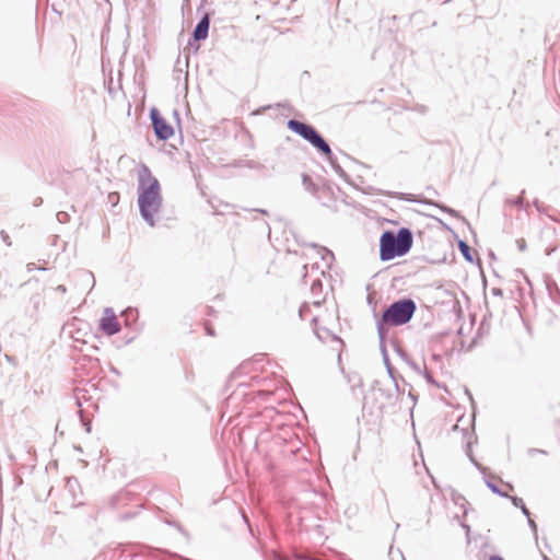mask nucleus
<instances>
[{"mask_svg": "<svg viewBox=\"0 0 560 560\" xmlns=\"http://www.w3.org/2000/svg\"><path fill=\"white\" fill-rule=\"evenodd\" d=\"M206 330H207L208 335H210V336L214 335V332L212 331V329L209 326H206Z\"/></svg>", "mask_w": 560, "mask_h": 560, "instance_id": "obj_11", "label": "nucleus"}, {"mask_svg": "<svg viewBox=\"0 0 560 560\" xmlns=\"http://www.w3.org/2000/svg\"><path fill=\"white\" fill-rule=\"evenodd\" d=\"M60 291H66L65 287L60 285L59 287Z\"/></svg>", "mask_w": 560, "mask_h": 560, "instance_id": "obj_12", "label": "nucleus"}, {"mask_svg": "<svg viewBox=\"0 0 560 560\" xmlns=\"http://www.w3.org/2000/svg\"><path fill=\"white\" fill-rule=\"evenodd\" d=\"M151 119L156 137L161 140H167L173 137L174 129L160 114L156 108L151 109Z\"/></svg>", "mask_w": 560, "mask_h": 560, "instance_id": "obj_4", "label": "nucleus"}, {"mask_svg": "<svg viewBox=\"0 0 560 560\" xmlns=\"http://www.w3.org/2000/svg\"><path fill=\"white\" fill-rule=\"evenodd\" d=\"M458 247H459V250L460 253L463 254V256L468 260V261H472V257H471V249L470 247L468 246L467 243L460 241L458 243Z\"/></svg>", "mask_w": 560, "mask_h": 560, "instance_id": "obj_9", "label": "nucleus"}, {"mask_svg": "<svg viewBox=\"0 0 560 560\" xmlns=\"http://www.w3.org/2000/svg\"><path fill=\"white\" fill-rule=\"evenodd\" d=\"M141 192L138 203L142 218L151 225H154L155 217L160 212L162 198L160 194V184L148 170L140 178Z\"/></svg>", "mask_w": 560, "mask_h": 560, "instance_id": "obj_1", "label": "nucleus"}, {"mask_svg": "<svg viewBox=\"0 0 560 560\" xmlns=\"http://www.w3.org/2000/svg\"><path fill=\"white\" fill-rule=\"evenodd\" d=\"M313 147L320 151L326 156L331 154V150L326 141L317 133V131L311 126L307 135L304 137Z\"/></svg>", "mask_w": 560, "mask_h": 560, "instance_id": "obj_6", "label": "nucleus"}, {"mask_svg": "<svg viewBox=\"0 0 560 560\" xmlns=\"http://www.w3.org/2000/svg\"><path fill=\"white\" fill-rule=\"evenodd\" d=\"M489 560H504V559L502 557H500V556H491L489 558Z\"/></svg>", "mask_w": 560, "mask_h": 560, "instance_id": "obj_10", "label": "nucleus"}, {"mask_svg": "<svg viewBox=\"0 0 560 560\" xmlns=\"http://www.w3.org/2000/svg\"><path fill=\"white\" fill-rule=\"evenodd\" d=\"M413 244L412 233L409 229L402 228L397 234L385 231L380 237V258L388 261L396 257L405 256Z\"/></svg>", "mask_w": 560, "mask_h": 560, "instance_id": "obj_2", "label": "nucleus"}, {"mask_svg": "<svg viewBox=\"0 0 560 560\" xmlns=\"http://www.w3.org/2000/svg\"><path fill=\"white\" fill-rule=\"evenodd\" d=\"M416 312V304L412 300H401L393 303L383 314V322L392 326H399L408 323Z\"/></svg>", "mask_w": 560, "mask_h": 560, "instance_id": "obj_3", "label": "nucleus"}, {"mask_svg": "<svg viewBox=\"0 0 560 560\" xmlns=\"http://www.w3.org/2000/svg\"><path fill=\"white\" fill-rule=\"evenodd\" d=\"M288 128L304 138L307 135V131L310 130L311 126L306 125L304 122L291 119L288 121Z\"/></svg>", "mask_w": 560, "mask_h": 560, "instance_id": "obj_8", "label": "nucleus"}, {"mask_svg": "<svg viewBox=\"0 0 560 560\" xmlns=\"http://www.w3.org/2000/svg\"><path fill=\"white\" fill-rule=\"evenodd\" d=\"M209 31V16L205 15L201 21L197 24L194 31V38L196 40L206 39Z\"/></svg>", "mask_w": 560, "mask_h": 560, "instance_id": "obj_7", "label": "nucleus"}, {"mask_svg": "<svg viewBox=\"0 0 560 560\" xmlns=\"http://www.w3.org/2000/svg\"><path fill=\"white\" fill-rule=\"evenodd\" d=\"M98 328L103 334L112 336L119 332L121 327L116 314L112 310L106 308L98 320Z\"/></svg>", "mask_w": 560, "mask_h": 560, "instance_id": "obj_5", "label": "nucleus"}]
</instances>
